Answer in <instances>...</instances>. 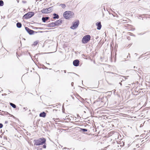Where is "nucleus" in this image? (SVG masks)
I'll list each match as a JSON object with an SVG mask.
<instances>
[{
    "label": "nucleus",
    "instance_id": "11",
    "mask_svg": "<svg viewBox=\"0 0 150 150\" xmlns=\"http://www.w3.org/2000/svg\"><path fill=\"white\" fill-rule=\"evenodd\" d=\"M46 113L44 112H43L42 113H41L40 114V116L41 117H44L46 116Z\"/></svg>",
    "mask_w": 150,
    "mask_h": 150
},
{
    "label": "nucleus",
    "instance_id": "31",
    "mask_svg": "<svg viewBox=\"0 0 150 150\" xmlns=\"http://www.w3.org/2000/svg\"><path fill=\"white\" fill-rule=\"evenodd\" d=\"M134 69L135 68V67H134Z\"/></svg>",
    "mask_w": 150,
    "mask_h": 150
},
{
    "label": "nucleus",
    "instance_id": "2",
    "mask_svg": "<svg viewBox=\"0 0 150 150\" xmlns=\"http://www.w3.org/2000/svg\"><path fill=\"white\" fill-rule=\"evenodd\" d=\"M35 141L34 144L36 145H39L44 144L46 141V139H45L42 138L35 140Z\"/></svg>",
    "mask_w": 150,
    "mask_h": 150
},
{
    "label": "nucleus",
    "instance_id": "29",
    "mask_svg": "<svg viewBox=\"0 0 150 150\" xmlns=\"http://www.w3.org/2000/svg\"><path fill=\"white\" fill-rule=\"evenodd\" d=\"M23 109H25V108H24Z\"/></svg>",
    "mask_w": 150,
    "mask_h": 150
},
{
    "label": "nucleus",
    "instance_id": "10",
    "mask_svg": "<svg viewBox=\"0 0 150 150\" xmlns=\"http://www.w3.org/2000/svg\"><path fill=\"white\" fill-rule=\"evenodd\" d=\"M79 61L78 60H75L73 61V65L75 66H77L79 65Z\"/></svg>",
    "mask_w": 150,
    "mask_h": 150
},
{
    "label": "nucleus",
    "instance_id": "23",
    "mask_svg": "<svg viewBox=\"0 0 150 150\" xmlns=\"http://www.w3.org/2000/svg\"><path fill=\"white\" fill-rule=\"evenodd\" d=\"M3 125L2 124H0V128H1L3 127Z\"/></svg>",
    "mask_w": 150,
    "mask_h": 150
},
{
    "label": "nucleus",
    "instance_id": "33",
    "mask_svg": "<svg viewBox=\"0 0 150 150\" xmlns=\"http://www.w3.org/2000/svg\"><path fill=\"white\" fill-rule=\"evenodd\" d=\"M64 72H65V73H66V71H64Z\"/></svg>",
    "mask_w": 150,
    "mask_h": 150
},
{
    "label": "nucleus",
    "instance_id": "25",
    "mask_svg": "<svg viewBox=\"0 0 150 150\" xmlns=\"http://www.w3.org/2000/svg\"><path fill=\"white\" fill-rule=\"evenodd\" d=\"M43 147L44 148H45L46 147V146L45 145H44L43 146Z\"/></svg>",
    "mask_w": 150,
    "mask_h": 150
},
{
    "label": "nucleus",
    "instance_id": "24",
    "mask_svg": "<svg viewBox=\"0 0 150 150\" xmlns=\"http://www.w3.org/2000/svg\"><path fill=\"white\" fill-rule=\"evenodd\" d=\"M99 48V47H97L96 48V49L95 50V51H96V53L97 52V51H97V49H98V48Z\"/></svg>",
    "mask_w": 150,
    "mask_h": 150
},
{
    "label": "nucleus",
    "instance_id": "15",
    "mask_svg": "<svg viewBox=\"0 0 150 150\" xmlns=\"http://www.w3.org/2000/svg\"><path fill=\"white\" fill-rule=\"evenodd\" d=\"M122 76L124 77H125V79L124 80L123 79H121V78H120V81H121V82H122L123 81L125 80L126 79H127V78L129 77L128 76Z\"/></svg>",
    "mask_w": 150,
    "mask_h": 150
},
{
    "label": "nucleus",
    "instance_id": "19",
    "mask_svg": "<svg viewBox=\"0 0 150 150\" xmlns=\"http://www.w3.org/2000/svg\"><path fill=\"white\" fill-rule=\"evenodd\" d=\"M4 4V2L2 0H0V6H2Z\"/></svg>",
    "mask_w": 150,
    "mask_h": 150
},
{
    "label": "nucleus",
    "instance_id": "30",
    "mask_svg": "<svg viewBox=\"0 0 150 150\" xmlns=\"http://www.w3.org/2000/svg\"><path fill=\"white\" fill-rule=\"evenodd\" d=\"M66 148H64V149H65Z\"/></svg>",
    "mask_w": 150,
    "mask_h": 150
},
{
    "label": "nucleus",
    "instance_id": "17",
    "mask_svg": "<svg viewBox=\"0 0 150 150\" xmlns=\"http://www.w3.org/2000/svg\"><path fill=\"white\" fill-rule=\"evenodd\" d=\"M54 16L53 17V18L55 19L56 18H59V16L57 14L54 13Z\"/></svg>",
    "mask_w": 150,
    "mask_h": 150
},
{
    "label": "nucleus",
    "instance_id": "28",
    "mask_svg": "<svg viewBox=\"0 0 150 150\" xmlns=\"http://www.w3.org/2000/svg\"><path fill=\"white\" fill-rule=\"evenodd\" d=\"M73 83L72 82V83H71V85L72 86H73Z\"/></svg>",
    "mask_w": 150,
    "mask_h": 150
},
{
    "label": "nucleus",
    "instance_id": "16",
    "mask_svg": "<svg viewBox=\"0 0 150 150\" xmlns=\"http://www.w3.org/2000/svg\"><path fill=\"white\" fill-rule=\"evenodd\" d=\"M56 26L54 23H52L50 24V27H53Z\"/></svg>",
    "mask_w": 150,
    "mask_h": 150
},
{
    "label": "nucleus",
    "instance_id": "34",
    "mask_svg": "<svg viewBox=\"0 0 150 150\" xmlns=\"http://www.w3.org/2000/svg\"><path fill=\"white\" fill-rule=\"evenodd\" d=\"M96 131H97V130H96V131L95 132H96Z\"/></svg>",
    "mask_w": 150,
    "mask_h": 150
},
{
    "label": "nucleus",
    "instance_id": "7",
    "mask_svg": "<svg viewBox=\"0 0 150 150\" xmlns=\"http://www.w3.org/2000/svg\"><path fill=\"white\" fill-rule=\"evenodd\" d=\"M79 24V21H76L73 23V25L71 27V28L73 29H74L77 28Z\"/></svg>",
    "mask_w": 150,
    "mask_h": 150
},
{
    "label": "nucleus",
    "instance_id": "32",
    "mask_svg": "<svg viewBox=\"0 0 150 150\" xmlns=\"http://www.w3.org/2000/svg\"><path fill=\"white\" fill-rule=\"evenodd\" d=\"M94 127H96L95 124H94Z\"/></svg>",
    "mask_w": 150,
    "mask_h": 150
},
{
    "label": "nucleus",
    "instance_id": "22",
    "mask_svg": "<svg viewBox=\"0 0 150 150\" xmlns=\"http://www.w3.org/2000/svg\"><path fill=\"white\" fill-rule=\"evenodd\" d=\"M82 131H83V132H86L87 131V129H82Z\"/></svg>",
    "mask_w": 150,
    "mask_h": 150
},
{
    "label": "nucleus",
    "instance_id": "8",
    "mask_svg": "<svg viewBox=\"0 0 150 150\" xmlns=\"http://www.w3.org/2000/svg\"><path fill=\"white\" fill-rule=\"evenodd\" d=\"M96 25L97 26V29L100 30L101 29L102 25L100 22H97L96 23Z\"/></svg>",
    "mask_w": 150,
    "mask_h": 150
},
{
    "label": "nucleus",
    "instance_id": "27",
    "mask_svg": "<svg viewBox=\"0 0 150 150\" xmlns=\"http://www.w3.org/2000/svg\"><path fill=\"white\" fill-rule=\"evenodd\" d=\"M119 84H120V85L121 86L122 85V83H121V82H120L119 83Z\"/></svg>",
    "mask_w": 150,
    "mask_h": 150
},
{
    "label": "nucleus",
    "instance_id": "3",
    "mask_svg": "<svg viewBox=\"0 0 150 150\" xmlns=\"http://www.w3.org/2000/svg\"><path fill=\"white\" fill-rule=\"evenodd\" d=\"M94 94L96 95V97L97 98L98 97V99L97 100V101H101L102 102H103L102 99L104 97H101V96L102 94V93L101 92H98L97 91L94 90Z\"/></svg>",
    "mask_w": 150,
    "mask_h": 150
},
{
    "label": "nucleus",
    "instance_id": "18",
    "mask_svg": "<svg viewBox=\"0 0 150 150\" xmlns=\"http://www.w3.org/2000/svg\"><path fill=\"white\" fill-rule=\"evenodd\" d=\"M38 43V41H36L34 42L33 44L32 45V46H35L36 45H37Z\"/></svg>",
    "mask_w": 150,
    "mask_h": 150
},
{
    "label": "nucleus",
    "instance_id": "6",
    "mask_svg": "<svg viewBox=\"0 0 150 150\" xmlns=\"http://www.w3.org/2000/svg\"><path fill=\"white\" fill-rule=\"evenodd\" d=\"M52 10V7H51L48 8L43 9L41 10V11L43 13H48L51 12Z\"/></svg>",
    "mask_w": 150,
    "mask_h": 150
},
{
    "label": "nucleus",
    "instance_id": "13",
    "mask_svg": "<svg viewBox=\"0 0 150 150\" xmlns=\"http://www.w3.org/2000/svg\"><path fill=\"white\" fill-rule=\"evenodd\" d=\"M54 23L55 25L56 26H57L61 23V21H58L55 22Z\"/></svg>",
    "mask_w": 150,
    "mask_h": 150
},
{
    "label": "nucleus",
    "instance_id": "26",
    "mask_svg": "<svg viewBox=\"0 0 150 150\" xmlns=\"http://www.w3.org/2000/svg\"><path fill=\"white\" fill-rule=\"evenodd\" d=\"M115 91H116V90H113L112 91L113 92L115 93Z\"/></svg>",
    "mask_w": 150,
    "mask_h": 150
},
{
    "label": "nucleus",
    "instance_id": "20",
    "mask_svg": "<svg viewBox=\"0 0 150 150\" xmlns=\"http://www.w3.org/2000/svg\"><path fill=\"white\" fill-rule=\"evenodd\" d=\"M10 105H11V106H12L13 108H16V105L15 104H13V103H10Z\"/></svg>",
    "mask_w": 150,
    "mask_h": 150
},
{
    "label": "nucleus",
    "instance_id": "1",
    "mask_svg": "<svg viewBox=\"0 0 150 150\" xmlns=\"http://www.w3.org/2000/svg\"><path fill=\"white\" fill-rule=\"evenodd\" d=\"M74 13L71 11H66L63 14V16L66 19H68L72 17Z\"/></svg>",
    "mask_w": 150,
    "mask_h": 150
},
{
    "label": "nucleus",
    "instance_id": "5",
    "mask_svg": "<svg viewBox=\"0 0 150 150\" xmlns=\"http://www.w3.org/2000/svg\"><path fill=\"white\" fill-rule=\"evenodd\" d=\"M34 15V13L33 12H29L25 14L23 17L25 18L28 19Z\"/></svg>",
    "mask_w": 150,
    "mask_h": 150
},
{
    "label": "nucleus",
    "instance_id": "21",
    "mask_svg": "<svg viewBox=\"0 0 150 150\" xmlns=\"http://www.w3.org/2000/svg\"><path fill=\"white\" fill-rule=\"evenodd\" d=\"M60 6L62 8H64L66 6L65 4H61Z\"/></svg>",
    "mask_w": 150,
    "mask_h": 150
},
{
    "label": "nucleus",
    "instance_id": "9",
    "mask_svg": "<svg viewBox=\"0 0 150 150\" xmlns=\"http://www.w3.org/2000/svg\"><path fill=\"white\" fill-rule=\"evenodd\" d=\"M25 29L30 34H31L33 33V30H32L30 29H29L28 28L26 27H25Z\"/></svg>",
    "mask_w": 150,
    "mask_h": 150
},
{
    "label": "nucleus",
    "instance_id": "14",
    "mask_svg": "<svg viewBox=\"0 0 150 150\" xmlns=\"http://www.w3.org/2000/svg\"><path fill=\"white\" fill-rule=\"evenodd\" d=\"M16 26L18 28H21V27L22 24L21 23L18 22L17 23Z\"/></svg>",
    "mask_w": 150,
    "mask_h": 150
},
{
    "label": "nucleus",
    "instance_id": "12",
    "mask_svg": "<svg viewBox=\"0 0 150 150\" xmlns=\"http://www.w3.org/2000/svg\"><path fill=\"white\" fill-rule=\"evenodd\" d=\"M49 17H43L42 18V21L44 22H45V21H47V20H48V19H49Z\"/></svg>",
    "mask_w": 150,
    "mask_h": 150
},
{
    "label": "nucleus",
    "instance_id": "4",
    "mask_svg": "<svg viewBox=\"0 0 150 150\" xmlns=\"http://www.w3.org/2000/svg\"><path fill=\"white\" fill-rule=\"evenodd\" d=\"M91 36L89 35H86L83 37L82 40L83 43L85 44L87 43L90 40Z\"/></svg>",
    "mask_w": 150,
    "mask_h": 150
}]
</instances>
